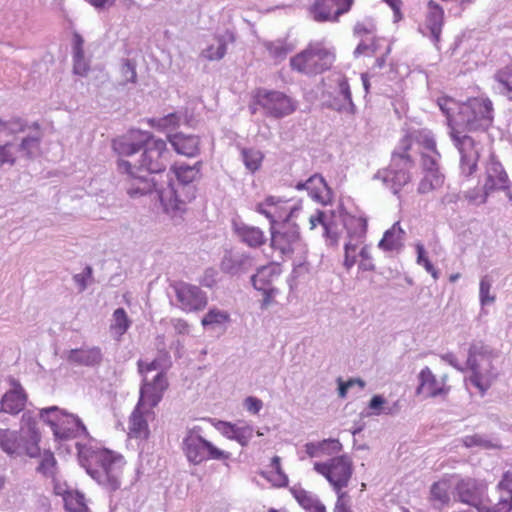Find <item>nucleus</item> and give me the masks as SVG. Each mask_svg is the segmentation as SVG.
<instances>
[{"label":"nucleus","mask_w":512,"mask_h":512,"mask_svg":"<svg viewBox=\"0 0 512 512\" xmlns=\"http://www.w3.org/2000/svg\"><path fill=\"white\" fill-rule=\"evenodd\" d=\"M39 418L50 426L55 441L62 442L82 436L90 438L82 420L58 406H50L39 411Z\"/></svg>","instance_id":"obj_4"},{"label":"nucleus","mask_w":512,"mask_h":512,"mask_svg":"<svg viewBox=\"0 0 512 512\" xmlns=\"http://www.w3.org/2000/svg\"><path fill=\"white\" fill-rule=\"evenodd\" d=\"M418 386L416 388V395H423L425 398H436L446 394L447 390L443 385H440L436 376L429 367H424L418 374Z\"/></svg>","instance_id":"obj_25"},{"label":"nucleus","mask_w":512,"mask_h":512,"mask_svg":"<svg viewBox=\"0 0 512 512\" xmlns=\"http://www.w3.org/2000/svg\"><path fill=\"white\" fill-rule=\"evenodd\" d=\"M295 188L297 190H306L315 202L322 205H327L332 200V190L324 177L319 173L310 176L306 181H299Z\"/></svg>","instance_id":"obj_21"},{"label":"nucleus","mask_w":512,"mask_h":512,"mask_svg":"<svg viewBox=\"0 0 512 512\" xmlns=\"http://www.w3.org/2000/svg\"><path fill=\"white\" fill-rule=\"evenodd\" d=\"M281 274L279 265L270 263L257 268L256 273L250 277L253 288L263 294L260 303L262 310L267 309L273 302V298L278 294V289L274 287L273 282Z\"/></svg>","instance_id":"obj_12"},{"label":"nucleus","mask_w":512,"mask_h":512,"mask_svg":"<svg viewBox=\"0 0 512 512\" xmlns=\"http://www.w3.org/2000/svg\"><path fill=\"white\" fill-rule=\"evenodd\" d=\"M421 144L424 149L430 151L433 155L423 153L421 156V165L424 172L436 169L439 166L441 154L437 149L436 140L431 131L425 133L422 137Z\"/></svg>","instance_id":"obj_31"},{"label":"nucleus","mask_w":512,"mask_h":512,"mask_svg":"<svg viewBox=\"0 0 512 512\" xmlns=\"http://www.w3.org/2000/svg\"><path fill=\"white\" fill-rule=\"evenodd\" d=\"M175 292L179 307L185 312H196L203 310L208 304L206 292L199 286L177 281L171 284Z\"/></svg>","instance_id":"obj_13"},{"label":"nucleus","mask_w":512,"mask_h":512,"mask_svg":"<svg viewBox=\"0 0 512 512\" xmlns=\"http://www.w3.org/2000/svg\"><path fill=\"white\" fill-rule=\"evenodd\" d=\"M78 461L86 473L103 489L112 493L120 489L124 457L107 448L76 442Z\"/></svg>","instance_id":"obj_2"},{"label":"nucleus","mask_w":512,"mask_h":512,"mask_svg":"<svg viewBox=\"0 0 512 512\" xmlns=\"http://www.w3.org/2000/svg\"><path fill=\"white\" fill-rule=\"evenodd\" d=\"M143 406L136 404L134 410L129 417L130 432L136 437L147 438L149 435L148 422L145 417Z\"/></svg>","instance_id":"obj_36"},{"label":"nucleus","mask_w":512,"mask_h":512,"mask_svg":"<svg viewBox=\"0 0 512 512\" xmlns=\"http://www.w3.org/2000/svg\"><path fill=\"white\" fill-rule=\"evenodd\" d=\"M200 427L189 429L182 440V451L187 461L192 465H200L208 460L223 461L224 465L229 467L225 461L231 458V453L221 450L212 442L206 440L198 432Z\"/></svg>","instance_id":"obj_5"},{"label":"nucleus","mask_w":512,"mask_h":512,"mask_svg":"<svg viewBox=\"0 0 512 512\" xmlns=\"http://www.w3.org/2000/svg\"><path fill=\"white\" fill-rule=\"evenodd\" d=\"M455 490L461 503L472 506L478 510L487 498V485L481 480L474 478L461 479Z\"/></svg>","instance_id":"obj_15"},{"label":"nucleus","mask_w":512,"mask_h":512,"mask_svg":"<svg viewBox=\"0 0 512 512\" xmlns=\"http://www.w3.org/2000/svg\"><path fill=\"white\" fill-rule=\"evenodd\" d=\"M437 104L446 116L450 131L463 128L467 132L486 131L493 122V105L490 99L470 98L460 103L455 99L439 97Z\"/></svg>","instance_id":"obj_3"},{"label":"nucleus","mask_w":512,"mask_h":512,"mask_svg":"<svg viewBox=\"0 0 512 512\" xmlns=\"http://www.w3.org/2000/svg\"><path fill=\"white\" fill-rule=\"evenodd\" d=\"M449 136L460 155L459 168L461 175L464 177L472 176L478 168L480 158L475 140L471 136L462 135L459 130L454 129L449 131Z\"/></svg>","instance_id":"obj_11"},{"label":"nucleus","mask_w":512,"mask_h":512,"mask_svg":"<svg viewBox=\"0 0 512 512\" xmlns=\"http://www.w3.org/2000/svg\"><path fill=\"white\" fill-rule=\"evenodd\" d=\"M479 286V298L481 305L485 306L487 304L493 303L496 297L495 295L490 294L492 279L488 275L483 276L480 280Z\"/></svg>","instance_id":"obj_51"},{"label":"nucleus","mask_w":512,"mask_h":512,"mask_svg":"<svg viewBox=\"0 0 512 512\" xmlns=\"http://www.w3.org/2000/svg\"><path fill=\"white\" fill-rule=\"evenodd\" d=\"M216 428L223 436L237 441L241 446H247L253 437L254 429L250 425L237 426L231 422L219 421Z\"/></svg>","instance_id":"obj_28"},{"label":"nucleus","mask_w":512,"mask_h":512,"mask_svg":"<svg viewBox=\"0 0 512 512\" xmlns=\"http://www.w3.org/2000/svg\"><path fill=\"white\" fill-rule=\"evenodd\" d=\"M333 445V450H342L343 446L341 442L338 439H324L320 442H308L305 444V451L308 454L309 457H319L321 454V449L324 448V446L327 445Z\"/></svg>","instance_id":"obj_48"},{"label":"nucleus","mask_w":512,"mask_h":512,"mask_svg":"<svg viewBox=\"0 0 512 512\" xmlns=\"http://www.w3.org/2000/svg\"><path fill=\"white\" fill-rule=\"evenodd\" d=\"M339 93L343 96V99L347 102V113L354 115L356 113V105L352 99V93L347 78L343 77L338 81Z\"/></svg>","instance_id":"obj_52"},{"label":"nucleus","mask_w":512,"mask_h":512,"mask_svg":"<svg viewBox=\"0 0 512 512\" xmlns=\"http://www.w3.org/2000/svg\"><path fill=\"white\" fill-rule=\"evenodd\" d=\"M254 266V258L246 252L225 251L220 270L230 276H240L250 271Z\"/></svg>","instance_id":"obj_19"},{"label":"nucleus","mask_w":512,"mask_h":512,"mask_svg":"<svg viewBox=\"0 0 512 512\" xmlns=\"http://www.w3.org/2000/svg\"><path fill=\"white\" fill-rule=\"evenodd\" d=\"M63 499L66 510L70 512H82L86 508L84 495L79 492H67Z\"/></svg>","instance_id":"obj_50"},{"label":"nucleus","mask_w":512,"mask_h":512,"mask_svg":"<svg viewBox=\"0 0 512 512\" xmlns=\"http://www.w3.org/2000/svg\"><path fill=\"white\" fill-rule=\"evenodd\" d=\"M449 488L450 485L447 480H440L431 485L429 500L435 509L441 510L449 504Z\"/></svg>","instance_id":"obj_34"},{"label":"nucleus","mask_w":512,"mask_h":512,"mask_svg":"<svg viewBox=\"0 0 512 512\" xmlns=\"http://www.w3.org/2000/svg\"><path fill=\"white\" fill-rule=\"evenodd\" d=\"M241 154L243 163L250 172L254 173L260 168L264 158L261 151L251 148H243Z\"/></svg>","instance_id":"obj_47"},{"label":"nucleus","mask_w":512,"mask_h":512,"mask_svg":"<svg viewBox=\"0 0 512 512\" xmlns=\"http://www.w3.org/2000/svg\"><path fill=\"white\" fill-rule=\"evenodd\" d=\"M167 388L168 382L163 371L158 372L151 382L144 379L139 391L138 406L156 407L161 402Z\"/></svg>","instance_id":"obj_17"},{"label":"nucleus","mask_w":512,"mask_h":512,"mask_svg":"<svg viewBox=\"0 0 512 512\" xmlns=\"http://www.w3.org/2000/svg\"><path fill=\"white\" fill-rule=\"evenodd\" d=\"M72 41V60L73 73L84 77L90 70V60L85 57L84 39L81 34H73Z\"/></svg>","instance_id":"obj_30"},{"label":"nucleus","mask_w":512,"mask_h":512,"mask_svg":"<svg viewBox=\"0 0 512 512\" xmlns=\"http://www.w3.org/2000/svg\"><path fill=\"white\" fill-rule=\"evenodd\" d=\"M14 144L12 142H6L3 145H0V166H4L6 164L10 166H14L16 164V157L12 152Z\"/></svg>","instance_id":"obj_58"},{"label":"nucleus","mask_w":512,"mask_h":512,"mask_svg":"<svg viewBox=\"0 0 512 512\" xmlns=\"http://www.w3.org/2000/svg\"><path fill=\"white\" fill-rule=\"evenodd\" d=\"M494 80L499 84L501 94L512 100V61L495 72Z\"/></svg>","instance_id":"obj_40"},{"label":"nucleus","mask_w":512,"mask_h":512,"mask_svg":"<svg viewBox=\"0 0 512 512\" xmlns=\"http://www.w3.org/2000/svg\"><path fill=\"white\" fill-rule=\"evenodd\" d=\"M13 389L7 391L0 400V412L16 415L24 409L27 395L21 384L13 380Z\"/></svg>","instance_id":"obj_24"},{"label":"nucleus","mask_w":512,"mask_h":512,"mask_svg":"<svg viewBox=\"0 0 512 512\" xmlns=\"http://www.w3.org/2000/svg\"><path fill=\"white\" fill-rule=\"evenodd\" d=\"M353 0H316L310 8V13L315 21H337L338 17L348 12Z\"/></svg>","instance_id":"obj_16"},{"label":"nucleus","mask_w":512,"mask_h":512,"mask_svg":"<svg viewBox=\"0 0 512 512\" xmlns=\"http://www.w3.org/2000/svg\"><path fill=\"white\" fill-rule=\"evenodd\" d=\"M41 458L36 472L44 476L45 478H55L57 473V460L51 450L40 451Z\"/></svg>","instance_id":"obj_41"},{"label":"nucleus","mask_w":512,"mask_h":512,"mask_svg":"<svg viewBox=\"0 0 512 512\" xmlns=\"http://www.w3.org/2000/svg\"><path fill=\"white\" fill-rule=\"evenodd\" d=\"M255 102L264 110L267 117L281 119L292 114L297 103L284 92L257 88L255 91Z\"/></svg>","instance_id":"obj_9"},{"label":"nucleus","mask_w":512,"mask_h":512,"mask_svg":"<svg viewBox=\"0 0 512 512\" xmlns=\"http://www.w3.org/2000/svg\"><path fill=\"white\" fill-rule=\"evenodd\" d=\"M416 252H417V264L424 267V269L431 274L434 280H438L440 277V272L437 270L433 263L429 260L427 256V252L424 248V245L421 243H418L416 245Z\"/></svg>","instance_id":"obj_49"},{"label":"nucleus","mask_w":512,"mask_h":512,"mask_svg":"<svg viewBox=\"0 0 512 512\" xmlns=\"http://www.w3.org/2000/svg\"><path fill=\"white\" fill-rule=\"evenodd\" d=\"M404 235L405 231L401 228L400 222L397 221L384 232L378 247L383 251L400 250L403 246L402 240Z\"/></svg>","instance_id":"obj_32"},{"label":"nucleus","mask_w":512,"mask_h":512,"mask_svg":"<svg viewBox=\"0 0 512 512\" xmlns=\"http://www.w3.org/2000/svg\"><path fill=\"white\" fill-rule=\"evenodd\" d=\"M443 16L444 12L442 8L433 1H430L429 13L427 16V27L429 28L430 32H441Z\"/></svg>","instance_id":"obj_46"},{"label":"nucleus","mask_w":512,"mask_h":512,"mask_svg":"<svg viewBox=\"0 0 512 512\" xmlns=\"http://www.w3.org/2000/svg\"><path fill=\"white\" fill-rule=\"evenodd\" d=\"M510 181L504 167L499 161H492L487 168V177L479 204H485L488 196L495 190H508Z\"/></svg>","instance_id":"obj_20"},{"label":"nucleus","mask_w":512,"mask_h":512,"mask_svg":"<svg viewBox=\"0 0 512 512\" xmlns=\"http://www.w3.org/2000/svg\"><path fill=\"white\" fill-rule=\"evenodd\" d=\"M0 448L11 457H29V445L15 430L0 429Z\"/></svg>","instance_id":"obj_22"},{"label":"nucleus","mask_w":512,"mask_h":512,"mask_svg":"<svg viewBox=\"0 0 512 512\" xmlns=\"http://www.w3.org/2000/svg\"><path fill=\"white\" fill-rule=\"evenodd\" d=\"M445 181V175L441 172L440 167L424 172V177L419 182L417 192L419 194H427L435 189L442 187Z\"/></svg>","instance_id":"obj_37"},{"label":"nucleus","mask_w":512,"mask_h":512,"mask_svg":"<svg viewBox=\"0 0 512 512\" xmlns=\"http://www.w3.org/2000/svg\"><path fill=\"white\" fill-rule=\"evenodd\" d=\"M148 124L159 131L177 128L180 125V115L176 112L169 113L160 118H149Z\"/></svg>","instance_id":"obj_45"},{"label":"nucleus","mask_w":512,"mask_h":512,"mask_svg":"<svg viewBox=\"0 0 512 512\" xmlns=\"http://www.w3.org/2000/svg\"><path fill=\"white\" fill-rule=\"evenodd\" d=\"M229 321L230 315L228 312L211 308L202 318L201 324L205 329H215L224 326Z\"/></svg>","instance_id":"obj_42"},{"label":"nucleus","mask_w":512,"mask_h":512,"mask_svg":"<svg viewBox=\"0 0 512 512\" xmlns=\"http://www.w3.org/2000/svg\"><path fill=\"white\" fill-rule=\"evenodd\" d=\"M358 256L360 257V261L358 264V269L360 271H374L376 269V266L370 253V247L368 245H364L360 249Z\"/></svg>","instance_id":"obj_55"},{"label":"nucleus","mask_w":512,"mask_h":512,"mask_svg":"<svg viewBox=\"0 0 512 512\" xmlns=\"http://www.w3.org/2000/svg\"><path fill=\"white\" fill-rule=\"evenodd\" d=\"M232 228L240 241L251 248L260 247L266 242L263 231L258 227L247 225L242 221H233Z\"/></svg>","instance_id":"obj_27"},{"label":"nucleus","mask_w":512,"mask_h":512,"mask_svg":"<svg viewBox=\"0 0 512 512\" xmlns=\"http://www.w3.org/2000/svg\"><path fill=\"white\" fill-rule=\"evenodd\" d=\"M42 136V133H39L23 137L17 147V151L21 153V157L27 160L35 159L36 152L40 149Z\"/></svg>","instance_id":"obj_39"},{"label":"nucleus","mask_w":512,"mask_h":512,"mask_svg":"<svg viewBox=\"0 0 512 512\" xmlns=\"http://www.w3.org/2000/svg\"><path fill=\"white\" fill-rule=\"evenodd\" d=\"M343 225L346 229L348 241L361 244L366 238L368 223L365 217H356L346 213L343 216Z\"/></svg>","instance_id":"obj_29"},{"label":"nucleus","mask_w":512,"mask_h":512,"mask_svg":"<svg viewBox=\"0 0 512 512\" xmlns=\"http://www.w3.org/2000/svg\"><path fill=\"white\" fill-rule=\"evenodd\" d=\"M271 467L275 470V472H276V474H277V476L279 478V482L276 485L279 486V487L287 486V484H288V477L283 472V470L281 468V459H280L279 456H274L271 459Z\"/></svg>","instance_id":"obj_63"},{"label":"nucleus","mask_w":512,"mask_h":512,"mask_svg":"<svg viewBox=\"0 0 512 512\" xmlns=\"http://www.w3.org/2000/svg\"><path fill=\"white\" fill-rule=\"evenodd\" d=\"M68 362L86 367H98L103 361V353L97 346L91 348L71 349L67 356Z\"/></svg>","instance_id":"obj_26"},{"label":"nucleus","mask_w":512,"mask_h":512,"mask_svg":"<svg viewBox=\"0 0 512 512\" xmlns=\"http://www.w3.org/2000/svg\"><path fill=\"white\" fill-rule=\"evenodd\" d=\"M386 403H387V401L382 395H380V394L373 395L368 403V408L372 411L371 415H376V416L381 415L384 405ZM367 415H370V413H368Z\"/></svg>","instance_id":"obj_61"},{"label":"nucleus","mask_w":512,"mask_h":512,"mask_svg":"<svg viewBox=\"0 0 512 512\" xmlns=\"http://www.w3.org/2000/svg\"><path fill=\"white\" fill-rule=\"evenodd\" d=\"M308 272V267L305 263H299L297 265H294L293 270L288 278V284L290 286V289H293L296 285L295 281L297 278H299L302 274Z\"/></svg>","instance_id":"obj_64"},{"label":"nucleus","mask_w":512,"mask_h":512,"mask_svg":"<svg viewBox=\"0 0 512 512\" xmlns=\"http://www.w3.org/2000/svg\"><path fill=\"white\" fill-rule=\"evenodd\" d=\"M288 203L287 199L267 196L264 201L256 204L255 211L265 216L269 220L270 227L274 229L282 222H291L301 210L300 203L293 206H288Z\"/></svg>","instance_id":"obj_10"},{"label":"nucleus","mask_w":512,"mask_h":512,"mask_svg":"<svg viewBox=\"0 0 512 512\" xmlns=\"http://www.w3.org/2000/svg\"><path fill=\"white\" fill-rule=\"evenodd\" d=\"M337 493V501L335 503V507L333 512H353L349 504V496L347 492H336Z\"/></svg>","instance_id":"obj_62"},{"label":"nucleus","mask_w":512,"mask_h":512,"mask_svg":"<svg viewBox=\"0 0 512 512\" xmlns=\"http://www.w3.org/2000/svg\"><path fill=\"white\" fill-rule=\"evenodd\" d=\"M93 275V269L91 266L87 265L81 273L75 274L73 276L74 282L78 285L79 291L83 292L86 290L88 286V279H91Z\"/></svg>","instance_id":"obj_60"},{"label":"nucleus","mask_w":512,"mask_h":512,"mask_svg":"<svg viewBox=\"0 0 512 512\" xmlns=\"http://www.w3.org/2000/svg\"><path fill=\"white\" fill-rule=\"evenodd\" d=\"M385 41L383 38H377L375 36L367 37L362 39L354 50V56H371L381 48V42Z\"/></svg>","instance_id":"obj_43"},{"label":"nucleus","mask_w":512,"mask_h":512,"mask_svg":"<svg viewBox=\"0 0 512 512\" xmlns=\"http://www.w3.org/2000/svg\"><path fill=\"white\" fill-rule=\"evenodd\" d=\"M335 61V54L322 43H310L304 50L290 58L293 71L315 76L328 71Z\"/></svg>","instance_id":"obj_6"},{"label":"nucleus","mask_w":512,"mask_h":512,"mask_svg":"<svg viewBox=\"0 0 512 512\" xmlns=\"http://www.w3.org/2000/svg\"><path fill=\"white\" fill-rule=\"evenodd\" d=\"M121 74L125 83H136V63L132 59H124L121 65Z\"/></svg>","instance_id":"obj_57"},{"label":"nucleus","mask_w":512,"mask_h":512,"mask_svg":"<svg viewBox=\"0 0 512 512\" xmlns=\"http://www.w3.org/2000/svg\"><path fill=\"white\" fill-rule=\"evenodd\" d=\"M299 505L308 512H326V507L317 498L310 495L306 490L293 488L291 490Z\"/></svg>","instance_id":"obj_38"},{"label":"nucleus","mask_w":512,"mask_h":512,"mask_svg":"<svg viewBox=\"0 0 512 512\" xmlns=\"http://www.w3.org/2000/svg\"><path fill=\"white\" fill-rule=\"evenodd\" d=\"M167 140L179 155L193 158L200 153V137L197 135L177 132L168 134Z\"/></svg>","instance_id":"obj_23"},{"label":"nucleus","mask_w":512,"mask_h":512,"mask_svg":"<svg viewBox=\"0 0 512 512\" xmlns=\"http://www.w3.org/2000/svg\"><path fill=\"white\" fill-rule=\"evenodd\" d=\"M39 414L36 415L34 411L26 410L22 414L20 421V429L18 432L21 433V437L25 439L26 443L29 445V457L30 458H38L40 456V442H41V433L37 427Z\"/></svg>","instance_id":"obj_18"},{"label":"nucleus","mask_w":512,"mask_h":512,"mask_svg":"<svg viewBox=\"0 0 512 512\" xmlns=\"http://www.w3.org/2000/svg\"><path fill=\"white\" fill-rule=\"evenodd\" d=\"M115 150L123 156H133L142 151L140 158L131 162L120 159L117 169L126 174L125 190L131 198H138L156 191L163 211L172 219H182L187 205L197 196V182L201 176L202 162L194 165L174 164L166 186L159 187L151 174L164 172L170 159L167 142L156 138L151 132L130 129L117 143Z\"/></svg>","instance_id":"obj_1"},{"label":"nucleus","mask_w":512,"mask_h":512,"mask_svg":"<svg viewBox=\"0 0 512 512\" xmlns=\"http://www.w3.org/2000/svg\"><path fill=\"white\" fill-rule=\"evenodd\" d=\"M410 148L409 139L404 137L399 146L392 152L391 163L388 167L390 182L387 187L391 189L394 195H398L400 190L411 180L409 169L414 166V161L408 153Z\"/></svg>","instance_id":"obj_7"},{"label":"nucleus","mask_w":512,"mask_h":512,"mask_svg":"<svg viewBox=\"0 0 512 512\" xmlns=\"http://www.w3.org/2000/svg\"><path fill=\"white\" fill-rule=\"evenodd\" d=\"M314 470L325 477L335 492H342L352 477L353 462L347 454H343L326 462H315Z\"/></svg>","instance_id":"obj_8"},{"label":"nucleus","mask_w":512,"mask_h":512,"mask_svg":"<svg viewBox=\"0 0 512 512\" xmlns=\"http://www.w3.org/2000/svg\"><path fill=\"white\" fill-rule=\"evenodd\" d=\"M227 38L232 42L235 40L234 34H222L215 38V43L203 49L200 56L209 61L222 59L227 51Z\"/></svg>","instance_id":"obj_35"},{"label":"nucleus","mask_w":512,"mask_h":512,"mask_svg":"<svg viewBox=\"0 0 512 512\" xmlns=\"http://www.w3.org/2000/svg\"><path fill=\"white\" fill-rule=\"evenodd\" d=\"M463 443L467 448L479 446V447H483L485 449H492V448L497 447L490 440L486 439L484 436L479 435V434L466 436L463 439Z\"/></svg>","instance_id":"obj_56"},{"label":"nucleus","mask_w":512,"mask_h":512,"mask_svg":"<svg viewBox=\"0 0 512 512\" xmlns=\"http://www.w3.org/2000/svg\"><path fill=\"white\" fill-rule=\"evenodd\" d=\"M479 512H511L512 503L508 499H501L497 504L490 506L487 503H483L481 507H478Z\"/></svg>","instance_id":"obj_59"},{"label":"nucleus","mask_w":512,"mask_h":512,"mask_svg":"<svg viewBox=\"0 0 512 512\" xmlns=\"http://www.w3.org/2000/svg\"><path fill=\"white\" fill-rule=\"evenodd\" d=\"M263 45L269 56L276 62L283 61L296 47L293 42L288 40V37L279 38L275 41H265Z\"/></svg>","instance_id":"obj_33"},{"label":"nucleus","mask_w":512,"mask_h":512,"mask_svg":"<svg viewBox=\"0 0 512 512\" xmlns=\"http://www.w3.org/2000/svg\"><path fill=\"white\" fill-rule=\"evenodd\" d=\"M0 132H5L6 135H15L24 132L28 128V122L24 118L15 116L8 120L0 117Z\"/></svg>","instance_id":"obj_44"},{"label":"nucleus","mask_w":512,"mask_h":512,"mask_svg":"<svg viewBox=\"0 0 512 512\" xmlns=\"http://www.w3.org/2000/svg\"><path fill=\"white\" fill-rule=\"evenodd\" d=\"M114 329L120 334H124L130 327L131 321L124 308H117L113 313Z\"/></svg>","instance_id":"obj_53"},{"label":"nucleus","mask_w":512,"mask_h":512,"mask_svg":"<svg viewBox=\"0 0 512 512\" xmlns=\"http://www.w3.org/2000/svg\"><path fill=\"white\" fill-rule=\"evenodd\" d=\"M270 235L271 247L285 256L293 254L295 246L301 241L299 225L292 221L282 222L274 229L270 227Z\"/></svg>","instance_id":"obj_14"},{"label":"nucleus","mask_w":512,"mask_h":512,"mask_svg":"<svg viewBox=\"0 0 512 512\" xmlns=\"http://www.w3.org/2000/svg\"><path fill=\"white\" fill-rule=\"evenodd\" d=\"M360 244L353 243L352 241H347L344 244V260L343 266L349 271L357 262V253L356 250Z\"/></svg>","instance_id":"obj_54"}]
</instances>
